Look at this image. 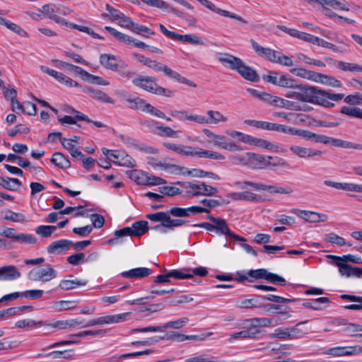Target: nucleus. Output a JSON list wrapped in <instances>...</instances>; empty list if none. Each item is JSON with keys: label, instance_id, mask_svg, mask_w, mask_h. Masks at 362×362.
Wrapping results in <instances>:
<instances>
[{"label": "nucleus", "instance_id": "f257e3e1", "mask_svg": "<svg viewBox=\"0 0 362 362\" xmlns=\"http://www.w3.org/2000/svg\"><path fill=\"white\" fill-rule=\"evenodd\" d=\"M129 315L128 313H119L116 315H108L92 319L86 322L84 319L78 317L66 320H59L54 323L49 324L48 326L52 328H58L64 329L68 327H74L81 326L83 328L93 327L95 325H110L122 322L126 320Z\"/></svg>", "mask_w": 362, "mask_h": 362}, {"label": "nucleus", "instance_id": "f03ea898", "mask_svg": "<svg viewBox=\"0 0 362 362\" xmlns=\"http://www.w3.org/2000/svg\"><path fill=\"white\" fill-rule=\"evenodd\" d=\"M132 83L134 86L144 89L149 93L158 95L171 97L173 92L168 89L160 86L156 83V78L147 76L138 75L136 77L132 78Z\"/></svg>", "mask_w": 362, "mask_h": 362}, {"label": "nucleus", "instance_id": "7ed1b4c3", "mask_svg": "<svg viewBox=\"0 0 362 362\" xmlns=\"http://www.w3.org/2000/svg\"><path fill=\"white\" fill-rule=\"evenodd\" d=\"M207 219L216 223L215 232L218 235H224L226 237L233 238L237 241L245 242L244 237L240 236L232 232L225 219L208 216Z\"/></svg>", "mask_w": 362, "mask_h": 362}, {"label": "nucleus", "instance_id": "20e7f679", "mask_svg": "<svg viewBox=\"0 0 362 362\" xmlns=\"http://www.w3.org/2000/svg\"><path fill=\"white\" fill-rule=\"evenodd\" d=\"M160 31L168 37L179 40L181 42H187L192 45H203L204 41L202 37L196 35H180L177 33L168 30L163 24L159 25Z\"/></svg>", "mask_w": 362, "mask_h": 362}, {"label": "nucleus", "instance_id": "39448f33", "mask_svg": "<svg viewBox=\"0 0 362 362\" xmlns=\"http://www.w3.org/2000/svg\"><path fill=\"white\" fill-rule=\"evenodd\" d=\"M243 330L231 334L228 339V342L233 343L235 340L240 339H254L257 338V332L255 326L251 325L247 322V319L245 320L243 323Z\"/></svg>", "mask_w": 362, "mask_h": 362}, {"label": "nucleus", "instance_id": "423d86ee", "mask_svg": "<svg viewBox=\"0 0 362 362\" xmlns=\"http://www.w3.org/2000/svg\"><path fill=\"white\" fill-rule=\"evenodd\" d=\"M288 132L291 134L298 135L307 140L315 141V143L323 144H329L330 143L331 137L326 135L317 134L308 130L296 129L294 128H288Z\"/></svg>", "mask_w": 362, "mask_h": 362}, {"label": "nucleus", "instance_id": "0eeeda50", "mask_svg": "<svg viewBox=\"0 0 362 362\" xmlns=\"http://www.w3.org/2000/svg\"><path fill=\"white\" fill-rule=\"evenodd\" d=\"M362 349L360 346H335L325 349L323 354L329 355L333 357H341L345 356H353L360 354Z\"/></svg>", "mask_w": 362, "mask_h": 362}, {"label": "nucleus", "instance_id": "6e6552de", "mask_svg": "<svg viewBox=\"0 0 362 362\" xmlns=\"http://www.w3.org/2000/svg\"><path fill=\"white\" fill-rule=\"evenodd\" d=\"M105 30L109 32L112 35H113L116 39L119 41L122 42L127 45H129L130 43H134V46L141 49H148L150 48V46L146 45L145 42L139 41L131 36H129L126 34H124L115 28H112L110 26H105Z\"/></svg>", "mask_w": 362, "mask_h": 362}, {"label": "nucleus", "instance_id": "1a4fd4ad", "mask_svg": "<svg viewBox=\"0 0 362 362\" xmlns=\"http://www.w3.org/2000/svg\"><path fill=\"white\" fill-rule=\"evenodd\" d=\"M300 101L316 104L319 95H320L321 89L314 86L300 84Z\"/></svg>", "mask_w": 362, "mask_h": 362}, {"label": "nucleus", "instance_id": "9d476101", "mask_svg": "<svg viewBox=\"0 0 362 362\" xmlns=\"http://www.w3.org/2000/svg\"><path fill=\"white\" fill-rule=\"evenodd\" d=\"M170 115L181 122L189 121L198 124H202L204 122V119L201 117V115L194 114L189 110H173L170 112Z\"/></svg>", "mask_w": 362, "mask_h": 362}, {"label": "nucleus", "instance_id": "9b49d317", "mask_svg": "<svg viewBox=\"0 0 362 362\" xmlns=\"http://www.w3.org/2000/svg\"><path fill=\"white\" fill-rule=\"evenodd\" d=\"M216 56L223 66L231 70L238 71L243 62L241 59L228 53H217Z\"/></svg>", "mask_w": 362, "mask_h": 362}, {"label": "nucleus", "instance_id": "f8f14e48", "mask_svg": "<svg viewBox=\"0 0 362 362\" xmlns=\"http://www.w3.org/2000/svg\"><path fill=\"white\" fill-rule=\"evenodd\" d=\"M250 43L252 49L259 56L264 57L273 63L276 61L277 54H280V52L274 50L269 47H262L253 39L250 40Z\"/></svg>", "mask_w": 362, "mask_h": 362}, {"label": "nucleus", "instance_id": "ddd939ff", "mask_svg": "<svg viewBox=\"0 0 362 362\" xmlns=\"http://www.w3.org/2000/svg\"><path fill=\"white\" fill-rule=\"evenodd\" d=\"M117 57L115 55L109 54H102L100 57V64L107 69L119 71L120 69H125L127 66V64L122 62L121 65H119L115 62Z\"/></svg>", "mask_w": 362, "mask_h": 362}, {"label": "nucleus", "instance_id": "4468645a", "mask_svg": "<svg viewBox=\"0 0 362 362\" xmlns=\"http://www.w3.org/2000/svg\"><path fill=\"white\" fill-rule=\"evenodd\" d=\"M292 211L298 216L310 223H318L320 221H325L327 219V216L324 214H319L310 211H305L300 209H293Z\"/></svg>", "mask_w": 362, "mask_h": 362}, {"label": "nucleus", "instance_id": "2eb2a0df", "mask_svg": "<svg viewBox=\"0 0 362 362\" xmlns=\"http://www.w3.org/2000/svg\"><path fill=\"white\" fill-rule=\"evenodd\" d=\"M73 245V241L67 239H61L52 242L47 247V252L49 254H61L64 251L69 250Z\"/></svg>", "mask_w": 362, "mask_h": 362}, {"label": "nucleus", "instance_id": "dca6fc26", "mask_svg": "<svg viewBox=\"0 0 362 362\" xmlns=\"http://www.w3.org/2000/svg\"><path fill=\"white\" fill-rule=\"evenodd\" d=\"M228 197L235 201L244 200L255 203L263 202V199L262 198L261 196L248 191L240 192H231L228 194Z\"/></svg>", "mask_w": 362, "mask_h": 362}, {"label": "nucleus", "instance_id": "f3484780", "mask_svg": "<svg viewBox=\"0 0 362 362\" xmlns=\"http://www.w3.org/2000/svg\"><path fill=\"white\" fill-rule=\"evenodd\" d=\"M21 272L14 265H8L0 267V280L12 281L20 278Z\"/></svg>", "mask_w": 362, "mask_h": 362}, {"label": "nucleus", "instance_id": "a211bd4d", "mask_svg": "<svg viewBox=\"0 0 362 362\" xmlns=\"http://www.w3.org/2000/svg\"><path fill=\"white\" fill-rule=\"evenodd\" d=\"M290 150L301 158H311L317 156H321L322 151L310 148L301 147L293 145L290 146Z\"/></svg>", "mask_w": 362, "mask_h": 362}, {"label": "nucleus", "instance_id": "6ab92c4d", "mask_svg": "<svg viewBox=\"0 0 362 362\" xmlns=\"http://www.w3.org/2000/svg\"><path fill=\"white\" fill-rule=\"evenodd\" d=\"M327 60L333 62L334 66L341 71L362 73V66L358 64L334 60L332 58H327Z\"/></svg>", "mask_w": 362, "mask_h": 362}, {"label": "nucleus", "instance_id": "aec40b11", "mask_svg": "<svg viewBox=\"0 0 362 362\" xmlns=\"http://www.w3.org/2000/svg\"><path fill=\"white\" fill-rule=\"evenodd\" d=\"M152 274V270L146 267H138L122 272L121 275L127 279H143Z\"/></svg>", "mask_w": 362, "mask_h": 362}, {"label": "nucleus", "instance_id": "412c9836", "mask_svg": "<svg viewBox=\"0 0 362 362\" xmlns=\"http://www.w3.org/2000/svg\"><path fill=\"white\" fill-rule=\"evenodd\" d=\"M42 9L45 13V16L55 21L58 24L68 25V22L65 19L56 15V5L47 4L42 6Z\"/></svg>", "mask_w": 362, "mask_h": 362}, {"label": "nucleus", "instance_id": "4be33fe9", "mask_svg": "<svg viewBox=\"0 0 362 362\" xmlns=\"http://www.w3.org/2000/svg\"><path fill=\"white\" fill-rule=\"evenodd\" d=\"M327 257L333 259V262L339 267V272L342 276H352L354 267L341 260L342 258L332 255H328Z\"/></svg>", "mask_w": 362, "mask_h": 362}, {"label": "nucleus", "instance_id": "5701e85b", "mask_svg": "<svg viewBox=\"0 0 362 362\" xmlns=\"http://www.w3.org/2000/svg\"><path fill=\"white\" fill-rule=\"evenodd\" d=\"M247 322L250 323L251 325L255 326L257 329V335L261 333V327H274L277 322L273 318L267 317H254L247 319Z\"/></svg>", "mask_w": 362, "mask_h": 362}, {"label": "nucleus", "instance_id": "b1692460", "mask_svg": "<svg viewBox=\"0 0 362 362\" xmlns=\"http://www.w3.org/2000/svg\"><path fill=\"white\" fill-rule=\"evenodd\" d=\"M217 137L219 139H213V141L214 145L217 146L218 148L230 151H240L243 150V148L240 145L227 142V138L225 136L217 134Z\"/></svg>", "mask_w": 362, "mask_h": 362}, {"label": "nucleus", "instance_id": "393cba45", "mask_svg": "<svg viewBox=\"0 0 362 362\" xmlns=\"http://www.w3.org/2000/svg\"><path fill=\"white\" fill-rule=\"evenodd\" d=\"M308 322V320L302 321L290 327L291 339L302 338L310 332V328L304 326Z\"/></svg>", "mask_w": 362, "mask_h": 362}, {"label": "nucleus", "instance_id": "a878e982", "mask_svg": "<svg viewBox=\"0 0 362 362\" xmlns=\"http://www.w3.org/2000/svg\"><path fill=\"white\" fill-rule=\"evenodd\" d=\"M269 166V156L251 152V168L263 169Z\"/></svg>", "mask_w": 362, "mask_h": 362}, {"label": "nucleus", "instance_id": "bb28decb", "mask_svg": "<svg viewBox=\"0 0 362 362\" xmlns=\"http://www.w3.org/2000/svg\"><path fill=\"white\" fill-rule=\"evenodd\" d=\"M146 66L152 69L156 72L163 71L165 76L168 78H172L175 71L169 68L168 66L163 64L162 63L149 59Z\"/></svg>", "mask_w": 362, "mask_h": 362}, {"label": "nucleus", "instance_id": "cd10ccee", "mask_svg": "<svg viewBox=\"0 0 362 362\" xmlns=\"http://www.w3.org/2000/svg\"><path fill=\"white\" fill-rule=\"evenodd\" d=\"M0 186L9 191H17L22 186V182L18 178L1 177Z\"/></svg>", "mask_w": 362, "mask_h": 362}, {"label": "nucleus", "instance_id": "c85d7f7f", "mask_svg": "<svg viewBox=\"0 0 362 362\" xmlns=\"http://www.w3.org/2000/svg\"><path fill=\"white\" fill-rule=\"evenodd\" d=\"M238 74L243 76L245 79L257 82L259 80V77L257 74L256 71L252 69L251 67L245 65L244 62L242 63L240 67L237 71Z\"/></svg>", "mask_w": 362, "mask_h": 362}, {"label": "nucleus", "instance_id": "c756f323", "mask_svg": "<svg viewBox=\"0 0 362 362\" xmlns=\"http://www.w3.org/2000/svg\"><path fill=\"white\" fill-rule=\"evenodd\" d=\"M315 79V82L320 83L331 87L341 88L343 86L342 83L339 80L335 78L334 76L327 74L317 73V76Z\"/></svg>", "mask_w": 362, "mask_h": 362}, {"label": "nucleus", "instance_id": "7c9ffc66", "mask_svg": "<svg viewBox=\"0 0 362 362\" xmlns=\"http://www.w3.org/2000/svg\"><path fill=\"white\" fill-rule=\"evenodd\" d=\"M181 174L182 175H191L192 177H209L212 178L214 180H219V176L212 172L205 171L201 169H192L188 170L187 168H185V170L181 171Z\"/></svg>", "mask_w": 362, "mask_h": 362}, {"label": "nucleus", "instance_id": "2f4dec72", "mask_svg": "<svg viewBox=\"0 0 362 362\" xmlns=\"http://www.w3.org/2000/svg\"><path fill=\"white\" fill-rule=\"evenodd\" d=\"M329 144L335 147L362 151V144L354 143L351 141L342 140L340 139L331 137Z\"/></svg>", "mask_w": 362, "mask_h": 362}, {"label": "nucleus", "instance_id": "473e14b6", "mask_svg": "<svg viewBox=\"0 0 362 362\" xmlns=\"http://www.w3.org/2000/svg\"><path fill=\"white\" fill-rule=\"evenodd\" d=\"M127 174L132 181L139 185H146L148 184V173L139 170H130L127 171Z\"/></svg>", "mask_w": 362, "mask_h": 362}, {"label": "nucleus", "instance_id": "72a5a7b5", "mask_svg": "<svg viewBox=\"0 0 362 362\" xmlns=\"http://www.w3.org/2000/svg\"><path fill=\"white\" fill-rule=\"evenodd\" d=\"M149 164L154 168V169H161L164 170H168L170 173H180L181 171L185 170L184 167H180L179 165H175V164H170L167 163H163L161 161H152L149 162Z\"/></svg>", "mask_w": 362, "mask_h": 362}, {"label": "nucleus", "instance_id": "f704fd0d", "mask_svg": "<svg viewBox=\"0 0 362 362\" xmlns=\"http://www.w3.org/2000/svg\"><path fill=\"white\" fill-rule=\"evenodd\" d=\"M86 284H87L86 280H80L78 279H64L60 281V283L59 284V288L63 291H68V290L74 289L79 286H86Z\"/></svg>", "mask_w": 362, "mask_h": 362}, {"label": "nucleus", "instance_id": "c9c22d12", "mask_svg": "<svg viewBox=\"0 0 362 362\" xmlns=\"http://www.w3.org/2000/svg\"><path fill=\"white\" fill-rule=\"evenodd\" d=\"M83 91L88 93L91 98L97 100L110 104L114 103L113 100L107 94L100 90L86 88L83 89Z\"/></svg>", "mask_w": 362, "mask_h": 362}, {"label": "nucleus", "instance_id": "e433bc0d", "mask_svg": "<svg viewBox=\"0 0 362 362\" xmlns=\"http://www.w3.org/2000/svg\"><path fill=\"white\" fill-rule=\"evenodd\" d=\"M50 161L57 167L62 169H67L71 167V162L68 158L60 152L54 153Z\"/></svg>", "mask_w": 362, "mask_h": 362}, {"label": "nucleus", "instance_id": "4c0bfd02", "mask_svg": "<svg viewBox=\"0 0 362 362\" xmlns=\"http://www.w3.org/2000/svg\"><path fill=\"white\" fill-rule=\"evenodd\" d=\"M54 62L57 64L56 66L58 68H65L67 71L71 72H74L77 74L81 75L82 77H84L85 76H90V74L83 69L81 67L69 64L66 62L60 61V60H55Z\"/></svg>", "mask_w": 362, "mask_h": 362}, {"label": "nucleus", "instance_id": "58836bf2", "mask_svg": "<svg viewBox=\"0 0 362 362\" xmlns=\"http://www.w3.org/2000/svg\"><path fill=\"white\" fill-rule=\"evenodd\" d=\"M132 236H141L146 233L149 229L146 221H137L129 227Z\"/></svg>", "mask_w": 362, "mask_h": 362}, {"label": "nucleus", "instance_id": "ea45409f", "mask_svg": "<svg viewBox=\"0 0 362 362\" xmlns=\"http://www.w3.org/2000/svg\"><path fill=\"white\" fill-rule=\"evenodd\" d=\"M207 115L208 117L201 115V117L204 119L202 124H217L219 122H226L228 120L227 117L218 111L208 110Z\"/></svg>", "mask_w": 362, "mask_h": 362}, {"label": "nucleus", "instance_id": "a19ab883", "mask_svg": "<svg viewBox=\"0 0 362 362\" xmlns=\"http://www.w3.org/2000/svg\"><path fill=\"white\" fill-rule=\"evenodd\" d=\"M343 300H347L351 302L356 303V304H349L344 306L346 310H362V296L343 294L340 296Z\"/></svg>", "mask_w": 362, "mask_h": 362}, {"label": "nucleus", "instance_id": "79ce46f5", "mask_svg": "<svg viewBox=\"0 0 362 362\" xmlns=\"http://www.w3.org/2000/svg\"><path fill=\"white\" fill-rule=\"evenodd\" d=\"M218 190L216 187L206 185L204 182H199L197 183V197L198 196H215L218 193Z\"/></svg>", "mask_w": 362, "mask_h": 362}, {"label": "nucleus", "instance_id": "37998d69", "mask_svg": "<svg viewBox=\"0 0 362 362\" xmlns=\"http://www.w3.org/2000/svg\"><path fill=\"white\" fill-rule=\"evenodd\" d=\"M177 184L182 187V194L186 197H197V183L191 182H177Z\"/></svg>", "mask_w": 362, "mask_h": 362}, {"label": "nucleus", "instance_id": "c03bdc74", "mask_svg": "<svg viewBox=\"0 0 362 362\" xmlns=\"http://www.w3.org/2000/svg\"><path fill=\"white\" fill-rule=\"evenodd\" d=\"M163 146L165 148L172 150L183 156H188V154H192V152L189 151L191 149V146H189L179 145L171 142H163Z\"/></svg>", "mask_w": 362, "mask_h": 362}, {"label": "nucleus", "instance_id": "a18cd8bd", "mask_svg": "<svg viewBox=\"0 0 362 362\" xmlns=\"http://www.w3.org/2000/svg\"><path fill=\"white\" fill-rule=\"evenodd\" d=\"M40 269V281L46 282L51 281L57 277V272L53 269L51 264H46L45 268Z\"/></svg>", "mask_w": 362, "mask_h": 362}, {"label": "nucleus", "instance_id": "49530a36", "mask_svg": "<svg viewBox=\"0 0 362 362\" xmlns=\"http://www.w3.org/2000/svg\"><path fill=\"white\" fill-rule=\"evenodd\" d=\"M291 73L297 76L311 80L315 82L317 72L309 71L303 68H293L290 70Z\"/></svg>", "mask_w": 362, "mask_h": 362}, {"label": "nucleus", "instance_id": "de8ad7c7", "mask_svg": "<svg viewBox=\"0 0 362 362\" xmlns=\"http://www.w3.org/2000/svg\"><path fill=\"white\" fill-rule=\"evenodd\" d=\"M329 302L330 300L327 297H320L313 299L310 302H304L303 303V306L315 310H319L322 309V307L321 306L322 304H327Z\"/></svg>", "mask_w": 362, "mask_h": 362}, {"label": "nucleus", "instance_id": "09e8293b", "mask_svg": "<svg viewBox=\"0 0 362 362\" xmlns=\"http://www.w3.org/2000/svg\"><path fill=\"white\" fill-rule=\"evenodd\" d=\"M237 306L241 308H259L261 303L255 298H238L236 300Z\"/></svg>", "mask_w": 362, "mask_h": 362}, {"label": "nucleus", "instance_id": "8fccbe9b", "mask_svg": "<svg viewBox=\"0 0 362 362\" xmlns=\"http://www.w3.org/2000/svg\"><path fill=\"white\" fill-rule=\"evenodd\" d=\"M230 159L235 165H242L251 167V152H247L242 155L232 156Z\"/></svg>", "mask_w": 362, "mask_h": 362}, {"label": "nucleus", "instance_id": "3c124183", "mask_svg": "<svg viewBox=\"0 0 362 362\" xmlns=\"http://www.w3.org/2000/svg\"><path fill=\"white\" fill-rule=\"evenodd\" d=\"M102 152L108 160L118 165L121 157L124 156V151L119 150H109L107 148H103Z\"/></svg>", "mask_w": 362, "mask_h": 362}, {"label": "nucleus", "instance_id": "603ef678", "mask_svg": "<svg viewBox=\"0 0 362 362\" xmlns=\"http://www.w3.org/2000/svg\"><path fill=\"white\" fill-rule=\"evenodd\" d=\"M191 268H183L182 269H173L169 271L170 278L175 279H188L192 278L190 273Z\"/></svg>", "mask_w": 362, "mask_h": 362}, {"label": "nucleus", "instance_id": "864d4df0", "mask_svg": "<svg viewBox=\"0 0 362 362\" xmlns=\"http://www.w3.org/2000/svg\"><path fill=\"white\" fill-rule=\"evenodd\" d=\"M0 24L5 25L7 28L18 34L20 36L24 37L28 35L26 31H25L19 25L6 20V18L0 17Z\"/></svg>", "mask_w": 362, "mask_h": 362}, {"label": "nucleus", "instance_id": "5fc2aeb1", "mask_svg": "<svg viewBox=\"0 0 362 362\" xmlns=\"http://www.w3.org/2000/svg\"><path fill=\"white\" fill-rule=\"evenodd\" d=\"M322 6L323 8H326V6L331 7L339 11H349L346 1L341 2L337 0H323Z\"/></svg>", "mask_w": 362, "mask_h": 362}, {"label": "nucleus", "instance_id": "6e6d98bb", "mask_svg": "<svg viewBox=\"0 0 362 362\" xmlns=\"http://www.w3.org/2000/svg\"><path fill=\"white\" fill-rule=\"evenodd\" d=\"M340 112L352 117L362 119V110L357 107L343 106Z\"/></svg>", "mask_w": 362, "mask_h": 362}, {"label": "nucleus", "instance_id": "4d7b16f0", "mask_svg": "<svg viewBox=\"0 0 362 362\" xmlns=\"http://www.w3.org/2000/svg\"><path fill=\"white\" fill-rule=\"evenodd\" d=\"M168 211H160L154 214H148L146 217L151 221L163 223V226L165 227Z\"/></svg>", "mask_w": 362, "mask_h": 362}, {"label": "nucleus", "instance_id": "13d9d810", "mask_svg": "<svg viewBox=\"0 0 362 362\" xmlns=\"http://www.w3.org/2000/svg\"><path fill=\"white\" fill-rule=\"evenodd\" d=\"M57 230V226L41 225L35 228V233L42 238H48Z\"/></svg>", "mask_w": 362, "mask_h": 362}, {"label": "nucleus", "instance_id": "bf43d9fd", "mask_svg": "<svg viewBox=\"0 0 362 362\" xmlns=\"http://www.w3.org/2000/svg\"><path fill=\"white\" fill-rule=\"evenodd\" d=\"M62 145L69 151L72 157L76 158L78 156H83L81 151L78 148H76L74 145L68 140V139H62Z\"/></svg>", "mask_w": 362, "mask_h": 362}, {"label": "nucleus", "instance_id": "052dcab7", "mask_svg": "<svg viewBox=\"0 0 362 362\" xmlns=\"http://www.w3.org/2000/svg\"><path fill=\"white\" fill-rule=\"evenodd\" d=\"M127 103L129 104V107L134 110H141L144 111L145 105L147 103L144 100L139 97L136 98H127Z\"/></svg>", "mask_w": 362, "mask_h": 362}, {"label": "nucleus", "instance_id": "680f3d73", "mask_svg": "<svg viewBox=\"0 0 362 362\" xmlns=\"http://www.w3.org/2000/svg\"><path fill=\"white\" fill-rule=\"evenodd\" d=\"M188 322V317H184L175 321L168 322L161 327H163V331L168 328L180 329L183 327Z\"/></svg>", "mask_w": 362, "mask_h": 362}, {"label": "nucleus", "instance_id": "e2e57ef3", "mask_svg": "<svg viewBox=\"0 0 362 362\" xmlns=\"http://www.w3.org/2000/svg\"><path fill=\"white\" fill-rule=\"evenodd\" d=\"M75 302L71 300H59L54 303L53 309L54 311L67 310L74 308Z\"/></svg>", "mask_w": 362, "mask_h": 362}, {"label": "nucleus", "instance_id": "0e129e2a", "mask_svg": "<svg viewBox=\"0 0 362 362\" xmlns=\"http://www.w3.org/2000/svg\"><path fill=\"white\" fill-rule=\"evenodd\" d=\"M271 338H278L280 339H291L290 328L278 327L274 332L270 334Z\"/></svg>", "mask_w": 362, "mask_h": 362}, {"label": "nucleus", "instance_id": "69168bd1", "mask_svg": "<svg viewBox=\"0 0 362 362\" xmlns=\"http://www.w3.org/2000/svg\"><path fill=\"white\" fill-rule=\"evenodd\" d=\"M132 32L136 35H141L144 37H148L150 35H155V32L148 27L136 23L134 29H132Z\"/></svg>", "mask_w": 362, "mask_h": 362}, {"label": "nucleus", "instance_id": "338daca9", "mask_svg": "<svg viewBox=\"0 0 362 362\" xmlns=\"http://www.w3.org/2000/svg\"><path fill=\"white\" fill-rule=\"evenodd\" d=\"M159 192L163 195L173 197L182 194V191L175 186H163L159 187Z\"/></svg>", "mask_w": 362, "mask_h": 362}, {"label": "nucleus", "instance_id": "774afa93", "mask_svg": "<svg viewBox=\"0 0 362 362\" xmlns=\"http://www.w3.org/2000/svg\"><path fill=\"white\" fill-rule=\"evenodd\" d=\"M14 241L20 243L35 244L37 238L33 234L17 233Z\"/></svg>", "mask_w": 362, "mask_h": 362}]
</instances>
